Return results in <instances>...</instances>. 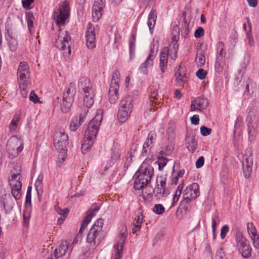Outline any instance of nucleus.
Here are the masks:
<instances>
[{
	"label": "nucleus",
	"instance_id": "obj_55",
	"mask_svg": "<svg viewBox=\"0 0 259 259\" xmlns=\"http://www.w3.org/2000/svg\"><path fill=\"white\" fill-rule=\"evenodd\" d=\"M215 259H227L223 249L221 247L217 249L215 253Z\"/></svg>",
	"mask_w": 259,
	"mask_h": 259
},
{
	"label": "nucleus",
	"instance_id": "obj_9",
	"mask_svg": "<svg viewBox=\"0 0 259 259\" xmlns=\"http://www.w3.org/2000/svg\"><path fill=\"white\" fill-rule=\"evenodd\" d=\"M103 224L104 220L102 219H98L88 234L87 241L90 244V246L92 248H95L99 244V239H97V237L102 229Z\"/></svg>",
	"mask_w": 259,
	"mask_h": 259
},
{
	"label": "nucleus",
	"instance_id": "obj_39",
	"mask_svg": "<svg viewBox=\"0 0 259 259\" xmlns=\"http://www.w3.org/2000/svg\"><path fill=\"white\" fill-rule=\"evenodd\" d=\"M93 216L91 214H90L87 212V215L85 216L82 223L81 224V226L79 229V232L81 233L83 230L85 229V228L88 225L89 223L91 222L92 219L93 218Z\"/></svg>",
	"mask_w": 259,
	"mask_h": 259
},
{
	"label": "nucleus",
	"instance_id": "obj_43",
	"mask_svg": "<svg viewBox=\"0 0 259 259\" xmlns=\"http://www.w3.org/2000/svg\"><path fill=\"white\" fill-rule=\"evenodd\" d=\"M154 191L157 194L162 197H166L169 194L168 191L165 190V188L157 185L154 189Z\"/></svg>",
	"mask_w": 259,
	"mask_h": 259
},
{
	"label": "nucleus",
	"instance_id": "obj_38",
	"mask_svg": "<svg viewBox=\"0 0 259 259\" xmlns=\"http://www.w3.org/2000/svg\"><path fill=\"white\" fill-rule=\"evenodd\" d=\"M143 223V217L142 215H138L136 220V222L132 229L133 234L136 233L141 228V225Z\"/></svg>",
	"mask_w": 259,
	"mask_h": 259
},
{
	"label": "nucleus",
	"instance_id": "obj_20",
	"mask_svg": "<svg viewBox=\"0 0 259 259\" xmlns=\"http://www.w3.org/2000/svg\"><path fill=\"white\" fill-rule=\"evenodd\" d=\"M156 140V134L154 131H151L143 144L142 155L147 156L150 152L151 148L153 147Z\"/></svg>",
	"mask_w": 259,
	"mask_h": 259
},
{
	"label": "nucleus",
	"instance_id": "obj_10",
	"mask_svg": "<svg viewBox=\"0 0 259 259\" xmlns=\"http://www.w3.org/2000/svg\"><path fill=\"white\" fill-rule=\"evenodd\" d=\"M120 73L118 70L113 71L109 90V101L111 104H115L119 98Z\"/></svg>",
	"mask_w": 259,
	"mask_h": 259
},
{
	"label": "nucleus",
	"instance_id": "obj_7",
	"mask_svg": "<svg viewBox=\"0 0 259 259\" xmlns=\"http://www.w3.org/2000/svg\"><path fill=\"white\" fill-rule=\"evenodd\" d=\"M133 102L131 96L125 97L121 101L117 113V118L121 123L125 122L130 116L133 110Z\"/></svg>",
	"mask_w": 259,
	"mask_h": 259
},
{
	"label": "nucleus",
	"instance_id": "obj_29",
	"mask_svg": "<svg viewBox=\"0 0 259 259\" xmlns=\"http://www.w3.org/2000/svg\"><path fill=\"white\" fill-rule=\"evenodd\" d=\"M136 39V34L135 33L132 32L128 40L129 53L131 60H132L135 56Z\"/></svg>",
	"mask_w": 259,
	"mask_h": 259
},
{
	"label": "nucleus",
	"instance_id": "obj_54",
	"mask_svg": "<svg viewBox=\"0 0 259 259\" xmlns=\"http://www.w3.org/2000/svg\"><path fill=\"white\" fill-rule=\"evenodd\" d=\"M99 209L100 207L97 205V203H95L92 205L88 213L90 214H91L93 217H94L96 215L97 212H98Z\"/></svg>",
	"mask_w": 259,
	"mask_h": 259
},
{
	"label": "nucleus",
	"instance_id": "obj_2",
	"mask_svg": "<svg viewBox=\"0 0 259 259\" xmlns=\"http://www.w3.org/2000/svg\"><path fill=\"white\" fill-rule=\"evenodd\" d=\"M234 247L243 258L251 256V247L243 232L239 229L234 233Z\"/></svg>",
	"mask_w": 259,
	"mask_h": 259
},
{
	"label": "nucleus",
	"instance_id": "obj_23",
	"mask_svg": "<svg viewBox=\"0 0 259 259\" xmlns=\"http://www.w3.org/2000/svg\"><path fill=\"white\" fill-rule=\"evenodd\" d=\"M95 136L88 134H84V136L82 142L81 150L83 154L87 153L91 149L96 139Z\"/></svg>",
	"mask_w": 259,
	"mask_h": 259
},
{
	"label": "nucleus",
	"instance_id": "obj_16",
	"mask_svg": "<svg viewBox=\"0 0 259 259\" xmlns=\"http://www.w3.org/2000/svg\"><path fill=\"white\" fill-rule=\"evenodd\" d=\"M96 29L94 25L90 22L88 23L87 26L85 38L86 46L90 49H93L96 47Z\"/></svg>",
	"mask_w": 259,
	"mask_h": 259
},
{
	"label": "nucleus",
	"instance_id": "obj_34",
	"mask_svg": "<svg viewBox=\"0 0 259 259\" xmlns=\"http://www.w3.org/2000/svg\"><path fill=\"white\" fill-rule=\"evenodd\" d=\"M175 125L174 123L169 122L166 131V137L169 141H172L175 138Z\"/></svg>",
	"mask_w": 259,
	"mask_h": 259
},
{
	"label": "nucleus",
	"instance_id": "obj_59",
	"mask_svg": "<svg viewBox=\"0 0 259 259\" xmlns=\"http://www.w3.org/2000/svg\"><path fill=\"white\" fill-rule=\"evenodd\" d=\"M181 194H182V193H181V192H179V193L178 192H177V191L175 192V194L174 195L172 201V203L171 204V205H170L169 208H171L172 207H174L176 205V204L177 203L178 201L179 200L180 196L181 195Z\"/></svg>",
	"mask_w": 259,
	"mask_h": 259
},
{
	"label": "nucleus",
	"instance_id": "obj_45",
	"mask_svg": "<svg viewBox=\"0 0 259 259\" xmlns=\"http://www.w3.org/2000/svg\"><path fill=\"white\" fill-rule=\"evenodd\" d=\"M54 210L57 213H58L61 216H67L69 211L68 208H65L64 209H62L57 205H55Z\"/></svg>",
	"mask_w": 259,
	"mask_h": 259
},
{
	"label": "nucleus",
	"instance_id": "obj_15",
	"mask_svg": "<svg viewBox=\"0 0 259 259\" xmlns=\"http://www.w3.org/2000/svg\"><path fill=\"white\" fill-rule=\"evenodd\" d=\"M253 164L252 155L250 150L245 151L242 158V168L244 177L248 178L252 171Z\"/></svg>",
	"mask_w": 259,
	"mask_h": 259
},
{
	"label": "nucleus",
	"instance_id": "obj_35",
	"mask_svg": "<svg viewBox=\"0 0 259 259\" xmlns=\"http://www.w3.org/2000/svg\"><path fill=\"white\" fill-rule=\"evenodd\" d=\"M26 20L27 23L28 28L30 34H32V28L33 27L34 17L32 12H28L25 14Z\"/></svg>",
	"mask_w": 259,
	"mask_h": 259
},
{
	"label": "nucleus",
	"instance_id": "obj_51",
	"mask_svg": "<svg viewBox=\"0 0 259 259\" xmlns=\"http://www.w3.org/2000/svg\"><path fill=\"white\" fill-rule=\"evenodd\" d=\"M105 6V0H95L93 8L103 10Z\"/></svg>",
	"mask_w": 259,
	"mask_h": 259
},
{
	"label": "nucleus",
	"instance_id": "obj_44",
	"mask_svg": "<svg viewBox=\"0 0 259 259\" xmlns=\"http://www.w3.org/2000/svg\"><path fill=\"white\" fill-rule=\"evenodd\" d=\"M127 227L125 225H123L121 227L119 237L120 238V240L119 242H123V246L124 245V240L127 237Z\"/></svg>",
	"mask_w": 259,
	"mask_h": 259
},
{
	"label": "nucleus",
	"instance_id": "obj_19",
	"mask_svg": "<svg viewBox=\"0 0 259 259\" xmlns=\"http://www.w3.org/2000/svg\"><path fill=\"white\" fill-rule=\"evenodd\" d=\"M88 112V109H84L79 114L72 117L69 125L70 131L75 132L84 122Z\"/></svg>",
	"mask_w": 259,
	"mask_h": 259
},
{
	"label": "nucleus",
	"instance_id": "obj_32",
	"mask_svg": "<svg viewBox=\"0 0 259 259\" xmlns=\"http://www.w3.org/2000/svg\"><path fill=\"white\" fill-rule=\"evenodd\" d=\"M123 242H118L114 246V253L112 259H120L123 251Z\"/></svg>",
	"mask_w": 259,
	"mask_h": 259
},
{
	"label": "nucleus",
	"instance_id": "obj_27",
	"mask_svg": "<svg viewBox=\"0 0 259 259\" xmlns=\"http://www.w3.org/2000/svg\"><path fill=\"white\" fill-rule=\"evenodd\" d=\"M170 56L169 50L167 47H164L160 55V67L162 73H164L167 68L168 56Z\"/></svg>",
	"mask_w": 259,
	"mask_h": 259
},
{
	"label": "nucleus",
	"instance_id": "obj_58",
	"mask_svg": "<svg viewBox=\"0 0 259 259\" xmlns=\"http://www.w3.org/2000/svg\"><path fill=\"white\" fill-rule=\"evenodd\" d=\"M206 72L203 69H199L196 73V76L200 79H204L206 76Z\"/></svg>",
	"mask_w": 259,
	"mask_h": 259
},
{
	"label": "nucleus",
	"instance_id": "obj_60",
	"mask_svg": "<svg viewBox=\"0 0 259 259\" xmlns=\"http://www.w3.org/2000/svg\"><path fill=\"white\" fill-rule=\"evenodd\" d=\"M204 31L202 27H199L195 31L194 36L196 38H200L204 35Z\"/></svg>",
	"mask_w": 259,
	"mask_h": 259
},
{
	"label": "nucleus",
	"instance_id": "obj_31",
	"mask_svg": "<svg viewBox=\"0 0 259 259\" xmlns=\"http://www.w3.org/2000/svg\"><path fill=\"white\" fill-rule=\"evenodd\" d=\"M73 102L72 98L66 97L64 94L62 103H61V109L63 112L66 113L69 111Z\"/></svg>",
	"mask_w": 259,
	"mask_h": 259
},
{
	"label": "nucleus",
	"instance_id": "obj_1",
	"mask_svg": "<svg viewBox=\"0 0 259 259\" xmlns=\"http://www.w3.org/2000/svg\"><path fill=\"white\" fill-rule=\"evenodd\" d=\"M154 174V168L144 161L139 169L135 174L133 178L135 180L134 188L140 190L147 185L151 181Z\"/></svg>",
	"mask_w": 259,
	"mask_h": 259
},
{
	"label": "nucleus",
	"instance_id": "obj_57",
	"mask_svg": "<svg viewBox=\"0 0 259 259\" xmlns=\"http://www.w3.org/2000/svg\"><path fill=\"white\" fill-rule=\"evenodd\" d=\"M211 129L205 126H202L200 127V133L203 136H207L211 134Z\"/></svg>",
	"mask_w": 259,
	"mask_h": 259
},
{
	"label": "nucleus",
	"instance_id": "obj_47",
	"mask_svg": "<svg viewBox=\"0 0 259 259\" xmlns=\"http://www.w3.org/2000/svg\"><path fill=\"white\" fill-rule=\"evenodd\" d=\"M196 62L198 66L202 67L205 62V57L202 53H197L196 57Z\"/></svg>",
	"mask_w": 259,
	"mask_h": 259
},
{
	"label": "nucleus",
	"instance_id": "obj_40",
	"mask_svg": "<svg viewBox=\"0 0 259 259\" xmlns=\"http://www.w3.org/2000/svg\"><path fill=\"white\" fill-rule=\"evenodd\" d=\"M155 0H139L138 5L140 8L146 9L155 3Z\"/></svg>",
	"mask_w": 259,
	"mask_h": 259
},
{
	"label": "nucleus",
	"instance_id": "obj_18",
	"mask_svg": "<svg viewBox=\"0 0 259 259\" xmlns=\"http://www.w3.org/2000/svg\"><path fill=\"white\" fill-rule=\"evenodd\" d=\"M208 105V101L206 98L198 97L192 100L191 103L190 111L197 112H202Z\"/></svg>",
	"mask_w": 259,
	"mask_h": 259
},
{
	"label": "nucleus",
	"instance_id": "obj_25",
	"mask_svg": "<svg viewBox=\"0 0 259 259\" xmlns=\"http://www.w3.org/2000/svg\"><path fill=\"white\" fill-rule=\"evenodd\" d=\"M120 153L118 148L114 147L111 149V158L107 161L106 163L103 164L102 166H104L105 170L108 169L110 167H112L114 163L120 158Z\"/></svg>",
	"mask_w": 259,
	"mask_h": 259
},
{
	"label": "nucleus",
	"instance_id": "obj_41",
	"mask_svg": "<svg viewBox=\"0 0 259 259\" xmlns=\"http://www.w3.org/2000/svg\"><path fill=\"white\" fill-rule=\"evenodd\" d=\"M61 256L65 255L68 249V243L66 241H62L60 246L57 248Z\"/></svg>",
	"mask_w": 259,
	"mask_h": 259
},
{
	"label": "nucleus",
	"instance_id": "obj_56",
	"mask_svg": "<svg viewBox=\"0 0 259 259\" xmlns=\"http://www.w3.org/2000/svg\"><path fill=\"white\" fill-rule=\"evenodd\" d=\"M229 226L227 225L223 226L221 228L220 236L221 239H224L229 232Z\"/></svg>",
	"mask_w": 259,
	"mask_h": 259
},
{
	"label": "nucleus",
	"instance_id": "obj_62",
	"mask_svg": "<svg viewBox=\"0 0 259 259\" xmlns=\"http://www.w3.org/2000/svg\"><path fill=\"white\" fill-rule=\"evenodd\" d=\"M29 100L33 102L34 103H36L39 102L38 96L35 94L33 91L30 92L29 95Z\"/></svg>",
	"mask_w": 259,
	"mask_h": 259
},
{
	"label": "nucleus",
	"instance_id": "obj_13",
	"mask_svg": "<svg viewBox=\"0 0 259 259\" xmlns=\"http://www.w3.org/2000/svg\"><path fill=\"white\" fill-rule=\"evenodd\" d=\"M18 82L22 85L24 83H30L29 80L30 71L28 64L26 62H21L18 67L17 72Z\"/></svg>",
	"mask_w": 259,
	"mask_h": 259
},
{
	"label": "nucleus",
	"instance_id": "obj_28",
	"mask_svg": "<svg viewBox=\"0 0 259 259\" xmlns=\"http://www.w3.org/2000/svg\"><path fill=\"white\" fill-rule=\"evenodd\" d=\"M157 14L156 11L154 9H152L149 12L148 16L147 25L151 34L153 33V31L156 24Z\"/></svg>",
	"mask_w": 259,
	"mask_h": 259
},
{
	"label": "nucleus",
	"instance_id": "obj_14",
	"mask_svg": "<svg viewBox=\"0 0 259 259\" xmlns=\"http://www.w3.org/2000/svg\"><path fill=\"white\" fill-rule=\"evenodd\" d=\"M68 143V136L66 133L57 132L55 134L54 145L57 150H65Z\"/></svg>",
	"mask_w": 259,
	"mask_h": 259
},
{
	"label": "nucleus",
	"instance_id": "obj_48",
	"mask_svg": "<svg viewBox=\"0 0 259 259\" xmlns=\"http://www.w3.org/2000/svg\"><path fill=\"white\" fill-rule=\"evenodd\" d=\"M8 45L10 50L12 52H15L17 49L18 42L16 39L11 38L8 41Z\"/></svg>",
	"mask_w": 259,
	"mask_h": 259
},
{
	"label": "nucleus",
	"instance_id": "obj_46",
	"mask_svg": "<svg viewBox=\"0 0 259 259\" xmlns=\"http://www.w3.org/2000/svg\"><path fill=\"white\" fill-rule=\"evenodd\" d=\"M20 89L21 90V94L23 98H27L28 91L27 89L30 83H22V85L20 83H18Z\"/></svg>",
	"mask_w": 259,
	"mask_h": 259
},
{
	"label": "nucleus",
	"instance_id": "obj_53",
	"mask_svg": "<svg viewBox=\"0 0 259 259\" xmlns=\"http://www.w3.org/2000/svg\"><path fill=\"white\" fill-rule=\"evenodd\" d=\"M223 60L216 59L215 63V69L218 72H221L223 69Z\"/></svg>",
	"mask_w": 259,
	"mask_h": 259
},
{
	"label": "nucleus",
	"instance_id": "obj_26",
	"mask_svg": "<svg viewBox=\"0 0 259 259\" xmlns=\"http://www.w3.org/2000/svg\"><path fill=\"white\" fill-rule=\"evenodd\" d=\"M186 146L188 150L193 153L197 147V140L196 136L191 133H187L185 138Z\"/></svg>",
	"mask_w": 259,
	"mask_h": 259
},
{
	"label": "nucleus",
	"instance_id": "obj_3",
	"mask_svg": "<svg viewBox=\"0 0 259 259\" xmlns=\"http://www.w3.org/2000/svg\"><path fill=\"white\" fill-rule=\"evenodd\" d=\"M78 90L83 93V104L88 108H90L94 103L95 90L93 88L90 79L87 77H82L78 83Z\"/></svg>",
	"mask_w": 259,
	"mask_h": 259
},
{
	"label": "nucleus",
	"instance_id": "obj_64",
	"mask_svg": "<svg viewBox=\"0 0 259 259\" xmlns=\"http://www.w3.org/2000/svg\"><path fill=\"white\" fill-rule=\"evenodd\" d=\"M61 255L60 253V251H58V249L56 248L54 252L51 254L50 256L48 258V259H57L59 257H61Z\"/></svg>",
	"mask_w": 259,
	"mask_h": 259
},
{
	"label": "nucleus",
	"instance_id": "obj_63",
	"mask_svg": "<svg viewBox=\"0 0 259 259\" xmlns=\"http://www.w3.org/2000/svg\"><path fill=\"white\" fill-rule=\"evenodd\" d=\"M156 185L165 188L166 186V178L162 177H160L159 179H157L156 181Z\"/></svg>",
	"mask_w": 259,
	"mask_h": 259
},
{
	"label": "nucleus",
	"instance_id": "obj_49",
	"mask_svg": "<svg viewBox=\"0 0 259 259\" xmlns=\"http://www.w3.org/2000/svg\"><path fill=\"white\" fill-rule=\"evenodd\" d=\"M153 211L157 214H161L165 211V208L161 204H155L153 208Z\"/></svg>",
	"mask_w": 259,
	"mask_h": 259
},
{
	"label": "nucleus",
	"instance_id": "obj_30",
	"mask_svg": "<svg viewBox=\"0 0 259 259\" xmlns=\"http://www.w3.org/2000/svg\"><path fill=\"white\" fill-rule=\"evenodd\" d=\"M216 59H224L226 53L225 49V44L222 41H219L216 45Z\"/></svg>",
	"mask_w": 259,
	"mask_h": 259
},
{
	"label": "nucleus",
	"instance_id": "obj_4",
	"mask_svg": "<svg viewBox=\"0 0 259 259\" xmlns=\"http://www.w3.org/2000/svg\"><path fill=\"white\" fill-rule=\"evenodd\" d=\"M72 41L70 35L67 31L60 29L57 35L55 45L60 50L63 51L65 60H67L71 54L70 46Z\"/></svg>",
	"mask_w": 259,
	"mask_h": 259
},
{
	"label": "nucleus",
	"instance_id": "obj_17",
	"mask_svg": "<svg viewBox=\"0 0 259 259\" xmlns=\"http://www.w3.org/2000/svg\"><path fill=\"white\" fill-rule=\"evenodd\" d=\"M14 205L15 203L9 194L5 193L0 196V207L6 214L11 212Z\"/></svg>",
	"mask_w": 259,
	"mask_h": 259
},
{
	"label": "nucleus",
	"instance_id": "obj_11",
	"mask_svg": "<svg viewBox=\"0 0 259 259\" xmlns=\"http://www.w3.org/2000/svg\"><path fill=\"white\" fill-rule=\"evenodd\" d=\"M21 177L20 174H14L11 175L9 180L12 195L16 200H19L21 197Z\"/></svg>",
	"mask_w": 259,
	"mask_h": 259
},
{
	"label": "nucleus",
	"instance_id": "obj_8",
	"mask_svg": "<svg viewBox=\"0 0 259 259\" xmlns=\"http://www.w3.org/2000/svg\"><path fill=\"white\" fill-rule=\"evenodd\" d=\"M246 121L249 141L253 142L259 133V117L253 112H250Z\"/></svg>",
	"mask_w": 259,
	"mask_h": 259
},
{
	"label": "nucleus",
	"instance_id": "obj_6",
	"mask_svg": "<svg viewBox=\"0 0 259 259\" xmlns=\"http://www.w3.org/2000/svg\"><path fill=\"white\" fill-rule=\"evenodd\" d=\"M6 148L9 158L14 159L18 156L23 151V141L16 136H12L8 140Z\"/></svg>",
	"mask_w": 259,
	"mask_h": 259
},
{
	"label": "nucleus",
	"instance_id": "obj_50",
	"mask_svg": "<svg viewBox=\"0 0 259 259\" xmlns=\"http://www.w3.org/2000/svg\"><path fill=\"white\" fill-rule=\"evenodd\" d=\"M167 159L163 156L159 157L158 158L157 163L158 165V169L162 170L163 167L166 165Z\"/></svg>",
	"mask_w": 259,
	"mask_h": 259
},
{
	"label": "nucleus",
	"instance_id": "obj_61",
	"mask_svg": "<svg viewBox=\"0 0 259 259\" xmlns=\"http://www.w3.org/2000/svg\"><path fill=\"white\" fill-rule=\"evenodd\" d=\"M34 0H22V4L23 8L26 10H29L31 9L30 5L32 4Z\"/></svg>",
	"mask_w": 259,
	"mask_h": 259
},
{
	"label": "nucleus",
	"instance_id": "obj_42",
	"mask_svg": "<svg viewBox=\"0 0 259 259\" xmlns=\"http://www.w3.org/2000/svg\"><path fill=\"white\" fill-rule=\"evenodd\" d=\"M247 230L249 237L258 234L256 228L252 223H247Z\"/></svg>",
	"mask_w": 259,
	"mask_h": 259
},
{
	"label": "nucleus",
	"instance_id": "obj_37",
	"mask_svg": "<svg viewBox=\"0 0 259 259\" xmlns=\"http://www.w3.org/2000/svg\"><path fill=\"white\" fill-rule=\"evenodd\" d=\"M76 93L75 90V84L73 83H70L67 89L66 93V97L72 98L73 99V96L75 95Z\"/></svg>",
	"mask_w": 259,
	"mask_h": 259
},
{
	"label": "nucleus",
	"instance_id": "obj_24",
	"mask_svg": "<svg viewBox=\"0 0 259 259\" xmlns=\"http://www.w3.org/2000/svg\"><path fill=\"white\" fill-rule=\"evenodd\" d=\"M155 58V55L153 54H150L147 57L145 61L142 63L139 68V71L144 75H147L148 73V70L153 65V60Z\"/></svg>",
	"mask_w": 259,
	"mask_h": 259
},
{
	"label": "nucleus",
	"instance_id": "obj_33",
	"mask_svg": "<svg viewBox=\"0 0 259 259\" xmlns=\"http://www.w3.org/2000/svg\"><path fill=\"white\" fill-rule=\"evenodd\" d=\"M20 121V115L19 114L15 115L9 126V130L11 133H14L16 131Z\"/></svg>",
	"mask_w": 259,
	"mask_h": 259
},
{
	"label": "nucleus",
	"instance_id": "obj_22",
	"mask_svg": "<svg viewBox=\"0 0 259 259\" xmlns=\"http://www.w3.org/2000/svg\"><path fill=\"white\" fill-rule=\"evenodd\" d=\"M187 81L185 69L181 65L175 73V82L177 86L183 87Z\"/></svg>",
	"mask_w": 259,
	"mask_h": 259
},
{
	"label": "nucleus",
	"instance_id": "obj_52",
	"mask_svg": "<svg viewBox=\"0 0 259 259\" xmlns=\"http://www.w3.org/2000/svg\"><path fill=\"white\" fill-rule=\"evenodd\" d=\"M249 237L252 241L253 246L255 249H259V234H257Z\"/></svg>",
	"mask_w": 259,
	"mask_h": 259
},
{
	"label": "nucleus",
	"instance_id": "obj_21",
	"mask_svg": "<svg viewBox=\"0 0 259 259\" xmlns=\"http://www.w3.org/2000/svg\"><path fill=\"white\" fill-rule=\"evenodd\" d=\"M200 192L199 190V186L194 183L186 190V193H184L183 198L186 203H189L193 199H196L199 196Z\"/></svg>",
	"mask_w": 259,
	"mask_h": 259
},
{
	"label": "nucleus",
	"instance_id": "obj_5",
	"mask_svg": "<svg viewBox=\"0 0 259 259\" xmlns=\"http://www.w3.org/2000/svg\"><path fill=\"white\" fill-rule=\"evenodd\" d=\"M70 15L69 4L66 1L60 3L53 13L52 18L58 26H63Z\"/></svg>",
	"mask_w": 259,
	"mask_h": 259
},
{
	"label": "nucleus",
	"instance_id": "obj_12",
	"mask_svg": "<svg viewBox=\"0 0 259 259\" xmlns=\"http://www.w3.org/2000/svg\"><path fill=\"white\" fill-rule=\"evenodd\" d=\"M103 113V111L102 109L97 111L96 115L89 123L85 133L96 137L102 121Z\"/></svg>",
	"mask_w": 259,
	"mask_h": 259
},
{
	"label": "nucleus",
	"instance_id": "obj_36",
	"mask_svg": "<svg viewBox=\"0 0 259 259\" xmlns=\"http://www.w3.org/2000/svg\"><path fill=\"white\" fill-rule=\"evenodd\" d=\"M103 10L92 8V18L94 22H98L102 17Z\"/></svg>",
	"mask_w": 259,
	"mask_h": 259
}]
</instances>
